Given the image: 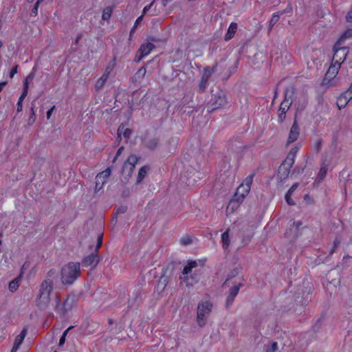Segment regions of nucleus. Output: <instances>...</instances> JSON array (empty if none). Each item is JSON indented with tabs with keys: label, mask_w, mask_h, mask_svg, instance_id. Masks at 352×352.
I'll return each mask as SVG.
<instances>
[{
	"label": "nucleus",
	"mask_w": 352,
	"mask_h": 352,
	"mask_svg": "<svg viewBox=\"0 0 352 352\" xmlns=\"http://www.w3.org/2000/svg\"><path fill=\"white\" fill-rule=\"evenodd\" d=\"M58 273L54 269H51L47 273L45 279L40 285L38 294L36 299L37 305L42 309L46 308L51 301V294L54 284L58 280Z\"/></svg>",
	"instance_id": "1"
},
{
	"label": "nucleus",
	"mask_w": 352,
	"mask_h": 352,
	"mask_svg": "<svg viewBox=\"0 0 352 352\" xmlns=\"http://www.w3.org/2000/svg\"><path fill=\"white\" fill-rule=\"evenodd\" d=\"M80 264L78 262H69L64 265L60 272V280L63 285H72L80 276Z\"/></svg>",
	"instance_id": "2"
},
{
	"label": "nucleus",
	"mask_w": 352,
	"mask_h": 352,
	"mask_svg": "<svg viewBox=\"0 0 352 352\" xmlns=\"http://www.w3.org/2000/svg\"><path fill=\"white\" fill-rule=\"evenodd\" d=\"M227 102L226 95L222 89H212L208 111L212 112L215 109L224 107Z\"/></svg>",
	"instance_id": "3"
},
{
	"label": "nucleus",
	"mask_w": 352,
	"mask_h": 352,
	"mask_svg": "<svg viewBox=\"0 0 352 352\" xmlns=\"http://www.w3.org/2000/svg\"><path fill=\"white\" fill-rule=\"evenodd\" d=\"M212 307V303L208 300L199 302L197 310V322L200 327H203L206 324Z\"/></svg>",
	"instance_id": "4"
},
{
	"label": "nucleus",
	"mask_w": 352,
	"mask_h": 352,
	"mask_svg": "<svg viewBox=\"0 0 352 352\" xmlns=\"http://www.w3.org/2000/svg\"><path fill=\"white\" fill-rule=\"evenodd\" d=\"M254 175H250L248 176L241 184L236 189L234 197L241 199L242 201L246 197V196L249 194L251 186L253 181Z\"/></svg>",
	"instance_id": "5"
},
{
	"label": "nucleus",
	"mask_w": 352,
	"mask_h": 352,
	"mask_svg": "<svg viewBox=\"0 0 352 352\" xmlns=\"http://www.w3.org/2000/svg\"><path fill=\"white\" fill-rule=\"evenodd\" d=\"M139 160L140 157L136 155L131 154L124 162L122 170V174L126 175L128 178H130Z\"/></svg>",
	"instance_id": "6"
},
{
	"label": "nucleus",
	"mask_w": 352,
	"mask_h": 352,
	"mask_svg": "<svg viewBox=\"0 0 352 352\" xmlns=\"http://www.w3.org/2000/svg\"><path fill=\"white\" fill-rule=\"evenodd\" d=\"M155 48V45L150 42L142 44L135 55L134 60L135 62H140L144 56L149 54Z\"/></svg>",
	"instance_id": "7"
},
{
	"label": "nucleus",
	"mask_w": 352,
	"mask_h": 352,
	"mask_svg": "<svg viewBox=\"0 0 352 352\" xmlns=\"http://www.w3.org/2000/svg\"><path fill=\"white\" fill-rule=\"evenodd\" d=\"M217 63L212 67L207 66L203 69L202 76L199 82V88H206L211 76L216 72Z\"/></svg>",
	"instance_id": "8"
},
{
	"label": "nucleus",
	"mask_w": 352,
	"mask_h": 352,
	"mask_svg": "<svg viewBox=\"0 0 352 352\" xmlns=\"http://www.w3.org/2000/svg\"><path fill=\"white\" fill-rule=\"evenodd\" d=\"M293 164L291 162H287V160H284L283 163L280 164V166L278 168V177L281 179H285L288 177L290 170L292 167L293 166Z\"/></svg>",
	"instance_id": "9"
},
{
	"label": "nucleus",
	"mask_w": 352,
	"mask_h": 352,
	"mask_svg": "<svg viewBox=\"0 0 352 352\" xmlns=\"http://www.w3.org/2000/svg\"><path fill=\"white\" fill-rule=\"evenodd\" d=\"M351 99L352 89H346L344 92L338 97L336 102L338 107L340 109L344 108Z\"/></svg>",
	"instance_id": "10"
},
{
	"label": "nucleus",
	"mask_w": 352,
	"mask_h": 352,
	"mask_svg": "<svg viewBox=\"0 0 352 352\" xmlns=\"http://www.w3.org/2000/svg\"><path fill=\"white\" fill-rule=\"evenodd\" d=\"M352 38V28L346 30L344 34L340 37V38L338 40V41L334 45V50H335V57L338 56V53L340 50H338V49L342 48V43L346 39Z\"/></svg>",
	"instance_id": "11"
},
{
	"label": "nucleus",
	"mask_w": 352,
	"mask_h": 352,
	"mask_svg": "<svg viewBox=\"0 0 352 352\" xmlns=\"http://www.w3.org/2000/svg\"><path fill=\"white\" fill-rule=\"evenodd\" d=\"M300 135V128L297 124L296 120H294L289 133L287 144H291L296 141Z\"/></svg>",
	"instance_id": "12"
},
{
	"label": "nucleus",
	"mask_w": 352,
	"mask_h": 352,
	"mask_svg": "<svg viewBox=\"0 0 352 352\" xmlns=\"http://www.w3.org/2000/svg\"><path fill=\"white\" fill-rule=\"evenodd\" d=\"M241 286H242V284L241 283H239L237 284H234L230 289L229 294L226 299V307H230L232 304V302H233L235 297L237 296Z\"/></svg>",
	"instance_id": "13"
},
{
	"label": "nucleus",
	"mask_w": 352,
	"mask_h": 352,
	"mask_svg": "<svg viewBox=\"0 0 352 352\" xmlns=\"http://www.w3.org/2000/svg\"><path fill=\"white\" fill-rule=\"evenodd\" d=\"M243 201H242L241 199H239L234 196L228 204L226 208L227 216L233 214L239 208Z\"/></svg>",
	"instance_id": "14"
},
{
	"label": "nucleus",
	"mask_w": 352,
	"mask_h": 352,
	"mask_svg": "<svg viewBox=\"0 0 352 352\" xmlns=\"http://www.w3.org/2000/svg\"><path fill=\"white\" fill-rule=\"evenodd\" d=\"M99 262L98 253L96 252L91 253L89 256L85 257L82 261V265L83 267H89L94 265V267L97 265Z\"/></svg>",
	"instance_id": "15"
},
{
	"label": "nucleus",
	"mask_w": 352,
	"mask_h": 352,
	"mask_svg": "<svg viewBox=\"0 0 352 352\" xmlns=\"http://www.w3.org/2000/svg\"><path fill=\"white\" fill-rule=\"evenodd\" d=\"M110 175H111L110 168H107L102 172L98 173L96 177V188H98V186L100 184V182H101V186H102L106 182V180L109 177ZM102 186H100L99 188H100Z\"/></svg>",
	"instance_id": "16"
},
{
	"label": "nucleus",
	"mask_w": 352,
	"mask_h": 352,
	"mask_svg": "<svg viewBox=\"0 0 352 352\" xmlns=\"http://www.w3.org/2000/svg\"><path fill=\"white\" fill-rule=\"evenodd\" d=\"M28 329L26 327H24L19 335H18L14 342V344L12 349H11V352H16L19 349V346L22 344L24 338L27 335Z\"/></svg>",
	"instance_id": "17"
},
{
	"label": "nucleus",
	"mask_w": 352,
	"mask_h": 352,
	"mask_svg": "<svg viewBox=\"0 0 352 352\" xmlns=\"http://www.w3.org/2000/svg\"><path fill=\"white\" fill-rule=\"evenodd\" d=\"M340 67V66L336 65V63L331 64L324 76L323 82H324L326 80L331 81V80L333 79L337 75Z\"/></svg>",
	"instance_id": "18"
},
{
	"label": "nucleus",
	"mask_w": 352,
	"mask_h": 352,
	"mask_svg": "<svg viewBox=\"0 0 352 352\" xmlns=\"http://www.w3.org/2000/svg\"><path fill=\"white\" fill-rule=\"evenodd\" d=\"M67 302L68 298L64 301L63 304H61L60 298L57 297L56 305L55 308L56 311L61 315H65L70 309L69 307L68 308L65 307V305H67Z\"/></svg>",
	"instance_id": "19"
},
{
	"label": "nucleus",
	"mask_w": 352,
	"mask_h": 352,
	"mask_svg": "<svg viewBox=\"0 0 352 352\" xmlns=\"http://www.w3.org/2000/svg\"><path fill=\"white\" fill-rule=\"evenodd\" d=\"M338 50H340V52L338 53V56L336 58L335 54H334L333 57V61H334L336 65L340 66L341 63H342L344 60V59L346 56L347 50L342 45V48L339 49ZM333 51L335 52L334 49H333Z\"/></svg>",
	"instance_id": "20"
},
{
	"label": "nucleus",
	"mask_w": 352,
	"mask_h": 352,
	"mask_svg": "<svg viewBox=\"0 0 352 352\" xmlns=\"http://www.w3.org/2000/svg\"><path fill=\"white\" fill-rule=\"evenodd\" d=\"M159 139L157 138H151L144 140V145L151 151L155 150L159 144Z\"/></svg>",
	"instance_id": "21"
},
{
	"label": "nucleus",
	"mask_w": 352,
	"mask_h": 352,
	"mask_svg": "<svg viewBox=\"0 0 352 352\" xmlns=\"http://www.w3.org/2000/svg\"><path fill=\"white\" fill-rule=\"evenodd\" d=\"M237 27L238 25L236 23L232 22L230 23L224 37V40L226 41L231 40L234 36L237 30Z\"/></svg>",
	"instance_id": "22"
},
{
	"label": "nucleus",
	"mask_w": 352,
	"mask_h": 352,
	"mask_svg": "<svg viewBox=\"0 0 352 352\" xmlns=\"http://www.w3.org/2000/svg\"><path fill=\"white\" fill-rule=\"evenodd\" d=\"M230 228H228L222 234L221 237V241L222 243V248L223 250H227L230 245Z\"/></svg>",
	"instance_id": "23"
},
{
	"label": "nucleus",
	"mask_w": 352,
	"mask_h": 352,
	"mask_svg": "<svg viewBox=\"0 0 352 352\" xmlns=\"http://www.w3.org/2000/svg\"><path fill=\"white\" fill-rule=\"evenodd\" d=\"M300 148V145H296L293 146L289 151L285 160L292 164H294L296 155Z\"/></svg>",
	"instance_id": "24"
},
{
	"label": "nucleus",
	"mask_w": 352,
	"mask_h": 352,
	"mask_svg": "<svg viewBox=\"0 0 352 352\" xmlns=\"http://www.w3.org/2000/svg\"><path fill=\"white\" fill-rule=\"evenodd\" d=\"M122 133L123 136L125 138H130L131 134H132V130L130 129H124V124H122L119 126L118 129V138H121V134Z\"/></svg>",
	"instance_id": "25"
},
{
	"label": "nucleus",
	"mask_w": 352,
	"mask_h": 352,
	"mask_svg": "<svg viewBox=\"0 0 352 352\" xmlns=\"http://www.w3.org/2000/svg\"><path fill=\"white\" fill-rule=\"evenodd\" d=\"M148 170H149L148 166H144L140 168V170L138 171V174L137 181H136V183L138 184H140L142 182V180L146 177V175L147 174V171Z\"/></svg>",
	"instance_id": "26"
},
{
	"label": "nucleus",
	"mask_w": 352,
	"mask_h": 352,
	"mask_svg": "<svg viewBox=\"0 0 352 352\" xmlns=\"http://www.w3.org/2000/svg\"><path fill=\"white\" fill-rule=\"evenodd\" d=\"M288 108L289 107L286 104L284 105L283 103H281V104L278 109V121L280 122H283L285 120V117H286V112H287Z\"/></svg>",
	"instance_id": "27"
},
{
	"label": "nucleus",
	"mask_w": 352,
	"mask_h": 352,
	"mask_svg": "<svg viewBox=\"0 0 352 352\" xmlns=\"http://www.w3.org/2000/svg\"><path fill=\"white\" fill-rule=\"evenodd\" d=\"M197 266V263L195 261H190L188 263L184 266L182 274L188 275L192 272V270Z\"/></svg>",
	"instance_id": "28"
},
{
	"label": "nucleus",
	"mask_w": 352,
	"mask_h": 352,
	"mask_svg": "<svg viewBox=\"0 0 352 352\" xmlns=\"http://www.w3.org/2000/svg\"><path fill=\"white\" fill-rule=\"evenodd\" d=\"M114 6H107L102 11V19L109 21L111 16Z\"/></svg>",
	"instance_id": "29"
},
{
	"label": "nucleus",
	"mask_w": 352,
	"mask_h": 352,
	"mask_svg": "<svg viewBox=\"0 0 352 352\" xmlns=\"http://www.w3.org/2000/svg\"><path fill=\"white\" fill-rule=\"evenodd\" d=\"M20 281H21L20 277H17V278H14V280H12L9 283V290L12 292L16 291L17 289L19 288Z\"/></svg>",
	"instance_id": "30"
},
{
	"label": "nucleus",
	"mask_w": 352,
	"mask_h": 352,
	"mask_svg": "<svg viewBox=\"0 0 352 352\" xmlns=\"http://www.w3.org/2000/svg\"><path fill=\"white\" fill-rule=\"evenodd\" d=\"M116 60L117 57L116 56H114L113 59L108 63L104 73L110 74V73L114 69L116 65Z\"/></svg>",
	"instance_id": "31"
},
{
	"label": "nucleus",
	"mask_w": 352,
	"mask_h": 352,
	"mask_svg": "<svg viewBox=\"0 0 352 352\" xmlns=\"http://www.w3.org/2000/svg\"><path fill=\"white\" fill-rule=\"evenodd\" d=\"M109 74L104 73L97 81L96 87H102L104 85L109 78Z\"/></svg>",
	"instance_id": "32"
},
{
	"label": "nucleus",
	"mask_w": 352,
	"mask_h": 352,
	"mask_svg": "<svg viewBox=\"0 0 352 352\" xmlns=\"http://www.w3.org/2000/svg\"><path fill=\"white\" fill-rule=\"evenodd\" d=\"M280 19V16L278 14H273L270 21V25H269V32H271L272 28L274 25Z\"/></svg>",
	"instance_id": "33"
},
{
	"label": "nucleus",
	"mask_w": 352,
	"mask_h": 352,
	"mask_svg": "<svg viewBox=\"0 0 352 352\" xmlns=\"http://www.w3.org/2000/svg\"><path fill=\"white\" fill-rule=\"evenodd\" d=\"M34 74L33 73L30 74L25 79L23 83V88H28L30 84L34 80Z\"/></svg>",
	"instance_id": "34"
},
{
	"label": "nucleus",
	"mask_w": 352,
	"mask_h": 352,
	"mask_svg": "<svg viewBox=\"0 0 352 352\" xmlns=\"http://www.w3.org/2000/svg\"><path fill=\"white\" fill-rule=\"evenodd\" d=\"M72 328V327H69V328H67L63 333L62 336L60 337V340H59V342H58V346H63V344H65V338H66V336L67 335L69 331Z\"/></svg>",
	"instance_id": "35"
},
{
	"label": "nucleus",
	"mask_w": 352,
	"mask_h": 352,
	"mask_svg": "<svg viewBox=\"0 0 352 352\" xmlns=\"http://www.w3.org/2000/svg\"><path fill=\"white\" fill-rule=\"evenodd\" d=\"M327 165H322L320 169V171H319V177H320V179H322L324 178L326 175H327Z\"/></svg>",
	"instance_id": "36"
},
{
	"label": "nucleus",
	"mask_w": 352,
	"mask_h": 352,
	"mask_svg": "<svg viewBox=\"0 0 352 352\" xmlns=\"http://www.w3.org/2000/svg\"><path fill=\"white\" fill-rule=\"evenodd\" d=\"M30 112H31V113H30V118L28 119V124H32L35 122V120H36V116H35L34 111V107H31Z\"/></svg>",
	"instance_id": "37"
},
{
	"label": "nucleus",
	"mask_w": 352,
	"mask_h": 352,
	"mask_svg": "<svg viewBox=\"0 0 352 352\" xmlns=\"http://www.w3.org/2000/svg\"><path fill=\"white\" fill-rule=\"evenodd\" d=\"M292 194L290 192H287L285 197V201L289 206L295 205V202L291 198Z\"/></svg>",
	"instance_id": "38"
},
{
	"label": "nucleus",
	"mask_w": 352,
	"mask_h": 352,
	"mask_svg": "<svg viewBox=\"0 0 352 352\" xmlns=\"http://www.w3.org/2000/svg\"><path fill=\"white\" fill-rule=\"evenodd\" d=\"M278 349V344L276 342L272 343L271 346L266 349V352H275Z\"/></svg>",
	"instance_id": "39"
},
{
	"label": "nucleus",
	"mask_w": 352,
	"mask_h": 352,
	"mask_svg": "<svg viewBox=\"0 0 352 352\" xmlns=\"http://www.w3.org/2000/svg\"><path fill=\"white\" fill-rule=\"evenodd\" d=\"M181 243L184 245H188L192 243V239L189 236H184L181 239Z\"/></svg>",
	"instance_id": "40"
},
{
	"label": "nucleus",
	"mask_w": 352,
	"mask_h": 352,
	"mask_svg": "<svg viewBox=\"0 0 352 352\" xmlns=\"http://www.w3.org/2000/svg\"><path fill=\"white\" fill-rule=\"evenodd\" d=\"M40 1H41V0H38L36 3L34 4L33 8L32 9V14H33L34 16H36L37 14H38V6H39V3H40Z\"/></svg>",
	"instance_id": "41"
},
{
	"label": "nucleus",
	"mask_w": 352,
	"mask_h": 352,
	"mask_svg": "<svg viewBox=\"0 0 352 352\" xmlns=\"http://www.w3.org/2000/svg\"><path fill=\"white\" fill-rule=\"evenodd\" d=\"M302 221H296V222H293V228H295V232H294V234L295 236H297L298 235V230L299 229V228L302 226Z\"/></svg>",
	"instance_id": "42"
},
{
	"label": "nucleus",
	"mask_w": 352,
	"mask_h": 352,
	"mask_svg": "<svg viewBox=\"0 0 352 352\" xmlns=\"http://www.w3.org/2000/svg\"><path fill=\"white\" fill-rule=\"evenodd\" d=\"M102 236L101 234L98 235V241H97V245H96V250L94 252H96V253H98V251L99 250V248L101 247L102 245Z\"/></svg>",
	"instance_id": "43"
},
{
	"label": "nucleus",
	"mask_w": 352,
	"mask_h": 352,
	"mask_svg": "<svg viewBox=\"0 0 352 352\" xmlns=\"http://www.w3.org/2000/svg\"><path fill=\"white\" fill-rule=\"evenodd\" d=\"M179 279L186 283V287H190L192 286V283H190L189 282V278L188 276H179Z\"/></svg>",
	"instance_id": "44"
},
{
	"label": "nucleus",
	"mask_w": 352,
	"mask_h": 352,
	"mask_svg": "<svg viewBox=\"0 0 352 352\" xmlns=\"http://www.w3.org/2000/svg\"><path fill=\"white\" fill-rule=\"evenodd\" d=\"M155 0H153L149 5L146 6L142 10V15L144 16L146 13L151 9V6L153 5Z\"/></svg>",
	"instance_id": "45"
},
{
	"label": "nucleus",
	"mask_w": 352,
	"mask_h": 352,
	"mask_svg": "<svg viewBox=\"0 0 352 352\" xmlns=\"http://www.w3.org/2000/svg\"><path fill=\"white\" fill-rule=\"evenodd\" d=\"M28 95V89H23V91L22 92L21 95L20 96L18 102H23L24 98Z\"/></svg>",
	"instance_id": "46"
},
{
	"label": "nucleus",
	"mask_w": 352,
	"mask_h": 352,
	"mask_svg": "<svg viewBox=\"0 0 352 352\" xmlns=\"http://www.w3.org/2000/svg\"><path fill=\"white\" fill-rule=\"evenodd\" d=\"M28 95V89H23V91L22 92L21 95L20 96L18 102H23L24 98Z\"/></svg>",
	"instance_id": "47"
},
{
	"label": "nucleus",
	"mask_w": 352,
	"mask_h": 352,
	"mask_svg": "<svg viewBox=\"0 0 352 352\" xmlns=\"http://www.w3.org/2000/svg\"><path fill=\"white\" fill-rule=\"evenodd\" d=\"M28 95V89H23V91L22 92L21 95L20 96L18 102H23L24 98Z\"/></svg>",
	"instance_id": "48"
},
{
	"label": "nucleus",
	"mask_w": 352,
	"mask_h": 352,
	"mask_svg": "<svg viewBox=\"0 0 352 352\" xmlns=\"http://www.w3.org/2000/svg\"><path fill=\"white\" fill-rule=\"evenodd\" d=\"M143 18H144V16L142 14L140 16H139L135 22V25L133 26V29H136L137 28V26L142 22V21L143 20Z\"/></svg>",
	"instance_id": "49"
},
{
	"label": "nucleus",
	"mask_w": 352,
	"mask_h": 352,
	"mask_svg": "<svg viewBox=\"0 0 352 352\" xmlns=\"http://www.w3.org/2000/svg\"><path fill=\"white\" fill-rule=\"evenodd\" d=\"M346 20L347 22L352 23V9L348 12L346 16Z\"/></svg>",
	"instance_id": "50"
},
{
	"label": "nucleus",
	"mask_w": 352,
	"mask_h": 352,
	"mask_svg": "<svg viewBox=\"0 0 352 352\" xmlns=\"http://www.w3.org/2000/svg\"><path fill=\"white\" fill-rule=\"evenodd\" d=\"M145 74H146V68H145V67H142L141 68L139 69V70L138 71L136 74L141 75L142 76H144Z\"/></svg>",
	"instance_id": "51"
},
{
	"label": "nucleus",
	"mask_w": 352,
	"mask_h": 352,
	"mask_svg": "<svg viewBox=\"0 0 352 352\" xmlns=\"http://www.w3.org/2000/svg\"><path fill=\"white\" fill-rule=\"evenodd\" d=\"M18 65H15L10 72V77L12 78L14 75L17 72Z\"/></svg>",
	"instance_id": "52"
},
{
	"label": "nucleus",
	"mask_w": 352,
	"mask_h": 352,
	"mask_svg": "<svg viewBox=\"0 0 352 352\" xmlns=\"http://www.w3.org/2000/svg\"><path fill=\"white\" fill-rule=\"evenodd\" d=\"M126 210V206H120L117 209V213H124Z\"/></svg>",
	"instance_id": "53"
},
{
	"label": "nucleus",
	"mask_w": 352,
	"mask_h": 352,
	"mask_svg": "<svg viewBox=\"0 0 352 352\" xmlns=\"http://www.w3.org/2000/svg\"><path fill=\"white\" fill-rule=\"evenodd\" d=\"M298 186V183L294 184L292 187L289 188V190L287 191V192H290V194H292L293 192L297 188Z\"/></svg>",
	"instance_id": "54"
},
{
	"label": "nucleus",
	"mask_w": 352,
	"mask_h": 352,
	"mask_svg": "<svg viewBox=\"0 0 352 352\" xmlns=\"http://www.w3.org/2000/svg\"><path fill=\"white\" fill-rule=\"evenodd\" d=\"M321 147H322V140H319L317 141V142L316 144V150L318 152L320 151Z\"/></svg>",
	"instance_id": "55"
},
{
	"label": "nucleus",
	"mask_w": 352,
	"mask_h": 352,
	"mask_svg": "<svg viewBox=\"0 0 352 352\" xmlns=\"http://www.w3.org/2000/svg\"><path fill=\"white\" fill-rule=\"evenodd\" d=\"M55 109V106H53L50 109H49L47 112V119H50L51 117V115L54 110Z\"/></svg>",
	"instance_id": "56"
},
{
	"label": "nucleus",
	"mask_w": 352,
	"mask_h": 352,
	"mask_svg": "<svg viewBox=\"0 0 352 352\" xmlns=\"http://www.w3.org/2000/svg\"><path fill=\"white\" fill-rule=\"evenodd\" d=\"M16 105H17V108H16L17 112H21L23 109L22 102H18Z\"/></svg>",
	"instance_id": "57"
},
{
	"label": "nucleus",
	"mask_w": 352,
	"mask_h": 352,
	"mask_svg": "<svg viewBox=\"0 0 352 352\" xmlns=\"http://www.w3.org/2000/svg\"><path fill=\"white\" fill-rule=\"evenodd\" d=\"M123 151H124V147L123 146L120 147L118 148V150L117 151V153H116V155L120 156Z\"/></svg>",
	"instance_id": "58"
},
{
	"label": "nucleus",
	"mask_w": 352,
	"mask_h": 352,
	"mask_svg": "<svg viewBox=\"0 0 352 352\" xmlns=\"http://www.w3.org/2000/svg\"><path fill=\"white\" fill-rule=\"evenodd\" d=\"M82 34H78V36H76V40H75V43L78 44V42L80 41V40L82 38Z\"/></svg>",
	"instance_id": "59"
},
{
	"label": "nucleus",
	"mask_w": 352,
	"mask_h": 352,
	"mask_svg": "<svg viewBox=\"0 0 352 352\" xmlns=\"http://www.w3.org/2000/svg\"><path fill=\"white\" fill-rule=\"evenodd\" d=\"M340 244V241L338 239H336L333 242L334 248H336L337 246Z\"/></svg>",
	"instance_id": "60"
},
{
	"label": "nucleus",
	"mask_w": 352,
	"mask_h": 352,
	"mask_svg": "<svg viewBox=\"0 0 352 352\" xmlns=\"http://www.w3.org/2000/svg\"><path fill=\"white\" fill-rule=\"evenodd\" d=\"M171 1V0H162L163 5H164V6H166V4H167V3H168V1Z\"/></svg>",
	"instance_id": "61"
},
{
	"label": "nucleus",
	"mask_w": 352,
	"mask_h": 352,
	"mask_svg": "<svg viewBox=\"0 0 352 352\" xmlns=\"http://www.w3.org/2000/svg\"><path fill=\"white\" fill-rule=\"evenodd\" d=\"M7 84L6 82H3L1 83H0V88H2L3 87L6 86Z\"/></svg>",
	"instance_id": "62"
},
{
	"label": "nucleus",
	"mask_w": 352,
	"mask_h": 352,
	"mask_svg": "<svg viewBox=\"0 0 352 352\" xmlns=\"http://www.w3.org/2000/svg\"><path fill=\"white\" fill-rule=\"evenodd\" d=\"M336 250V248H334V246H333L332 249L330 251V254H332Z\"/></svg>",
	"instance_id": "63"
},
{
	"label": "nucleus",
	"mask_w": 352,
	"mask_h": 352,
	"mask_svg": "<svg viewBox=\"0 0 352 352\" xmlns=\"http://www.w3.org/2000/svg\"><path fill=\"white\" fill-rule=\"evenodd\" d=\"M118 157H119V156H117V155H116V156H115V157H114V158H113V163L116 161V160L118 159Z\"/></svg>",
	"instance_id": "64"
}]
</instances>
